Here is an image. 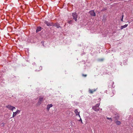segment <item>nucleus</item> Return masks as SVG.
<instances>
[{"mask_svg":"<svg viewBox=\"0 0 133 133\" xmlns=\"http://www.w3.org/2000/svg\"><path fill=\"white\" fill-rule=\"evenodd\" d=\"M6 107L7 108H8L10 110L13 111L14 109H15V108L14 107L10 105H9L6 106Z\"/></svg>","mask_w":133,"mask_h":133,"instance_id":"f257e3e1","label":"nucleus"},{"mask_svg":"<svg viewBox=\"0 0 133 133\" xmlns=\"http://www.w3.org/2000/svg\"><path fill=\"white\" fill-rule=\"evenodd\" d=\"M72 16L73 18L76 21H77V15L76 12H74L72 14Z\"/></svg>","mask_w":133,"mask_h":133,"instance_id":"f03ea898","label":"nucleus"},{"mask_svg":"<svg viewBox=\"0 0 133 133\" xmlns=\"http://www.w3.org/2000/svg\"><path fill=\"white\" fill-rule=\"evenodd\" d=\"M20 112V111L18 110H17V111L15 112H13V115H12V117H14L17 114H19Z\"/></svg>","mask_w":133,"mask_h":133,"instance_id":"7ed1b4c3","label":"nucleus"},{"mask_svg":"<svg viewBox=\"0 0 133 133\" xmlns=\"http://www.w3.org/2000/svg\"><path fill=\"white\" fill-rule=\"evenodd\" d=\"M74 112L76 114V116L78 115L79 117H80V115H79V112L78 111V109H76L74 111Z\"/></svg>","mask_w":133,"mask_h":133,"instance_id":"20e7f679","label":"nucleus"},{"mask_svg":"<svg viewBox=\"0 0 133 133\" xmlns=\"http://www.w3.org/2000/svg\"><path fill=\"white\" fill-rule=\"evenodd\" d=\"M52 106H53L51 104H48L47 105V107H46V109L48 111H49V110L50 109V108L52 107Z\"/></svg>","mask_w":133,"mask_h":133,"instance_id":"39448f33","label":"nucleus"},{"mask_svg":"<svg viewBox=\"0 0 133 133\" xmlns=\"http://www.w3.org/2000/svg\"><path fill=\"white\" fill-rule=\"evenodd\" d=\"M90 15L92 16H95L96 15L94 11L93 10L89 12Z\"/></svg>","mask_w":133,"mask_h":133,"instance_id":"423d86ee","label":"nucleus"},{"mask_svg":"<svg viewBox=\"0 0 133 133\" xmlns=\"http://www.w3.org/2000/svg\"><path fill=\"white\" fill-rule=\"evenodd\" d=\"M96 90L95 89H89V92L90 94H92L94 92L96 91Z\"/></svg>","mask_w":133,"mask_h":133,"instance_id":"0eeeda50","label":"nucleus"},{"mask_svg":"<svg viewBox=\"0 0 133 133\" xmlns=\"http://www.w3.org/2000/svg\"><path fill=\"white\" fill-rule=\"evenodd\" d=\"M128 26V24H125L124 25L122 26L121 27V30L122 29H123L127 27Z\"/></svg>","mask_w":133,"mask_h":133,"instance_id":"6e6552de","label":"nucleus"},{"mask_svg":"<svg viewBox=\"0 0 133 133\" xmlns=\"http://www.w3.org/2000/svg\"><path fill=\"white\" fill-rule=\"evenodd\" d=\"M45 23L48 26H50L52 25L51 23H50L48 22V21H46L45 22Z\"/></svg>","mask_w":133,"mask_h":133,"instance_id":"1a4fd4ad","label":"nucleus"},{"mask_svg":"<svg viewBox=\"0 0 133 133\" xmlns=\"http://www.w3.org/2000/svg\"><path fill=\"white\" fill-rule=\"evenodd\" d=\"M41 30V27H38L37 28L36 30V32H37L40 31Z\"/></svg>","mask_w":133,"mask_h":133,"instance_id":"9d476101","label":"nucleus"},{"mask_svg":"<svg viewBox=\"0 0 133 133\" xmlns=\"http://www.w3.org/2000/svg\"><path fill=\"white\" fill-rule=\"evenodd\" d=\"M96 107H93V109L95 111H99V109L98 108H96Z\"/></svg>","mask_w":133,"mask_h":133,"instance_id":"9b49d317","label":"nucleus"},{"mask_svg":"<svg viewBox=\"0 0 133 133\" xmlns=\"http://www.w3.org/2000/svg\"><path fill=\"white\" fill-rule=\"evenodd\" d=\"M115 122L116 123V124L117 125H120L121 124V122L119 121H115Z\"/></svg>","mask_w":133,"mask_h":133,"instance_id":"f8f14e48","label":"nucleus"},{"mask_svg":"<svg viewBox=\"0 0 133 133\" xmlns=\"http://www.w3.org/2000/svg\"><path fill=\"white\" fill-rule=\"evenodd\" d=\"M43 97H40L39 98V101L40 102H42L43 99Z\"/></svg>","mask_w":133,"mask_h":133,"instance_id":"ddd939ff","label":"nucleus"},{"mask_svg":"<svg viewBox=\"0 0 133 133\" xmlns=\"http://www.w3.org/2000/svg\"><path fill=\"white\" fill-rule=\"evenodd\" d=\"M56 26L57 27V28H59V27H60V26L59 25V24H56Z\"/></svg>","mask_w":133,"mask_h":133,"instance_id":"4468645a","label":"nucleus"},{"mask_svg":"<svg viewBox=\"0 0 133 133\" xmlns=\"http://www.w3.org/2000/svg\"><path fill=\"white\" fill-rule=\"evenodd\" d=\"M104 59L103 58H101L99 59V61H103Z\"/></svg>","mask_w":133,"mask_h":133,"instance_id":"2eb2a0df","label":"nucleus"},{"mask_svg":"<svg viewBox=\"0 0 133 133\" xmlns=\"http://www.w3.org/2000/svg\"><path fill=\"white\" fill-rule=\"evenodd\" d=\"M99 104H96V105L94 107H96L97 108L98 107H99Z\"/></svg>","mask_w":133,"mask_h":133,"instance_id":"dca6fc26","label":"nucleus"},{"mask_svg":"<svg viewBox=\"0 0 133 133\" xmlns=\"http://www.w3.org/2000/svg\"><path fill=\"white\" fill-rule=\"evenodd\" d=\"M124 16L123 15H122V18H121V20L122 21H123V18Z\"/></svg>","mask_w":133,"mask_h":133,"instance_id":"f3484780","label":"nucleus"},{"mask_svg":"<svg viewBox=\"0 0 133 133\" xmlns=\"http://www.w3.org/2000/svg\"><path fill=\"white\" fill-rule=\"evenodd\" d=\"M68 23H69V24H71L72 23V21L70 20V21L68 22Z\"/></svg>","mask_w":133,"mask_h":133,"instance_id":"a211bd4d","label":"nucleus"},{"mask_svg":"<svg viewBox=\"0 0 133 133\" xmlns=\"http://www.w3.org/2000/svg\"><path fill=\"white\" fill-rule=\"evenodd\" d=\"M107 119H110L111 120V121H112V119H111V118H109L108 117H107Z\"/></svg>","mask_w":133,"mask_h":133,"instance_id":"6ab92c4d","label":"nucleus"},{"mask_svg":"<svg viewBox=\"0 0 133 133\" xmlns=\"http://www.w3.org/2000/svg\"><path fill=\"white\" fill-rule=\"evenodd\" d=\"M82 76H84V77H86L87 76V75H84V74H82Z\"/></svg>","mask_w":133,"mask_h":133,"instance_id":"aec40b11","label":"nucleus"},{"mask_svg":"<svg viewBox=\"0 0 133 133\" xmlns=\"http://www.w3.org/2000/svg\"><path fill=\"white\" fill-rule=\"evenodd\" d=\"M79 121H81V123H82V119H81V118H80V120H79Z\"/></svg>","mask_w":133,"mask_h":133,"instance_id":"412c9836","label":"nucleus"}]
</instances>
